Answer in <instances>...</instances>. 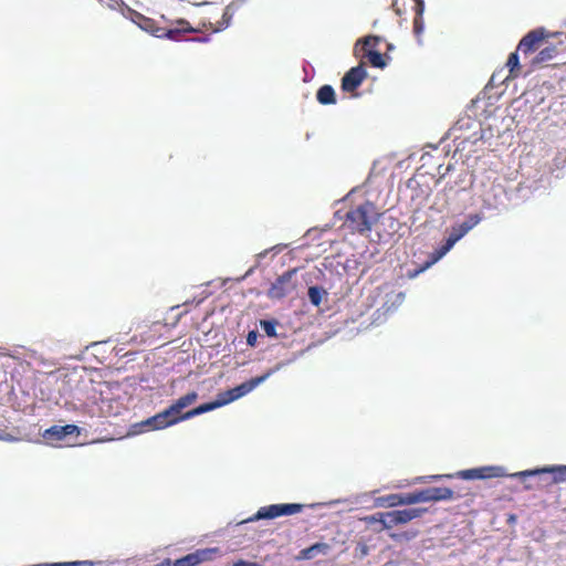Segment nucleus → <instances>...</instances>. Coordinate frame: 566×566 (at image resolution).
<instances>
[{
    "label": "nucleus",
    "mask_w": 566,
    "mask_h": 566,
    "mask_svg": "<svg viewBox=\"0 0 566 566\" xmlns=\"http://www.w3.org/2000/svg\"><path fill=\"white\" fill-rule=\"evenodd\" d=\"M378 217L376 206L370 201H365L347 211L344 227L352 233L365 234L371 230Z\"/></svg>",
    "instance_id": "f257e3e1"
},
{
    "label": "nucleus",
    "mask_w": 566,
    "mask_h": 566,
    "mask_svg": "<svg viewBox=\"0 0 566 566\" xmlns=\"http://www.w3.org/2000/svg\"><path fill=\"white\" fill-rule=\"evenodd\" d=\"M481 218L478 214H471L469 218L463 221L462 223L452 227V230L447 238L444 244L440 247L438 250H436L431 256L430 260H428L421 268L415 270L413 272H409L408 276L410 279L416 277L419 273L423 272L428 268H430L432 264H434L438 260H440L454 244L458 242L461 238H463L472 228H474L479 222Z\"/></svg>",
    "instance_id": "f03ea898"
},
{
    "label": "nucleus",
    "mask_w": 566,
    "mask_h": 566,
    "mask_svg": "<svg viewBox=\"0 0 566 566\" xmlns=\"http://www.w3.org/2000/svg\"><path fill=\"white\" fill-rule=\"evenodd\" d=\"M453 499V491L449 488H427L409 493H402V505L416 503L438 502Z\"/></svg>",
    "instance_id": "7ed1b4c3"
},
{
    "label": "nucleus",
    "mask_w": 566,
    "mask_h": 566,
    "mask_svg": "<svg viewBox=\"0 0 566 566\" xmlns=\"http://www.w3.org/2000/svg\"><path fill=\"white\" fill-rule=\"evenodd\" d=\"M304 505L297 503L271 504L262 506L248 521L273 520L279 516L293 515L302 512Z\"/></svg>",
    "instance_id": "20e7f679"
},
{
    "label": "nucleus",
    "mask_w": 566,
    "mask_h": 566,
    "mask_svg": "<svg viewBox=\"0 0 566 566\" xmlns=\"http://www.w3.org/2000/svg\"><path fill=\"white\" fill-rule=\"evenodd\" d=\"M184 413H179L175 407L171 405L164 411L150 417L146 421L142 422V426L149 427L153 430L165 429L167 427L174 426L182 420H187L182 418Z\"/></svg>",
    "instance_id": "39448f33"
},
{
    "label": "nucleus",
    "mask_w": 566,
    "mask_h": 566,
    "mask_svg": "<svg viewBox=\"0 0 566 566\" xmlns=\"http://www.w3.org/2000/svg\"><path fill=\"white\" fill-rule=\"evenodd\" d=\"M271 374H272V371L270 370L262 376L251 378L250 380H248L232 389L220 392L219 397H220L223 406L227 403H230V402L245 396L250 391H252L256 386L262 384Z\"/></svg>",
    "instance_id": "423d86ee"
},
{
    "label": "nucleus",
    "mask_w": 566,
    "mask_h": 566,
    "mask_svg": "<svg viewBox=\"0 0 566 566\" xmlns=\"http://www.w3.org/2000/svg\"><path fill=\"white\" fill-rule=\"evenodd\" d=\"M220 554L218 547L199 548L176 560L175 566H198L205 562L213 560Z\"/></svg>",
    "instance_id": "0eeeda50"
},
{
    "label": "nucleus",
    "mask_w": 566,
    "mask_h": 566,
    "mask_svg": "<svg viewBox=\"0 0 566 566\" xmlns=\"http://www.w3.org/2000/svg\"><path fill=\"white\" fill-rule=\"evenodd\" d=\"M367 77L366 69L363 64H359L355 67H352L349 71L345 73L342 78L340 87L344 92L352 93L355 92Z\"/></svg>",
    "instance_id": "6e6552de"
},
{
    "label": "nucleus",
    "mask_w": 566,
    "mask_h": 566,
    "mask_svg": "<svg viewBox=\"0 0 566 566\" xmlns=\"http://www.w3.org/2000/svg\"><path fill=\"white\" fill-rule=\"evenodd\" d=\"M545 39V32L543 29H535L530 31L526 35L522 38L517 45V51L523 54H530L535 52L539 43Z\"/></svg>",
    "instance_id": "1a4fd4ad"
},
{
    "label": "nucleus",
    "mask_w": 566,
    "mask_h": 566,
    "mask_svg": "<svg viewBox=\"0 0 566 566\" xmlns=\"http://www.w3.org/2000/svg\"><path fill=\"white\" fill-rule=\"evenodd\" d=\"M542 473H553V482L554 483H562L566 482V465H552V467H544L541 469H534V470H526L516 473V476L525 478V476H532V475H538Z\"/></svg>",
    "instance_id": "9d476101"
},
{
    "label": "nucleus",
    "mask_w": 566,
    "mask_h": 566,
    "mask_svg": "<svg viewBox=\"0 0 566 566\" xmlns=\"http://www.w3.org/2000/svg\"><path fill=\"white\" fill-rule=\"evenodd\" d=\"M294 273L295 270L287 271L281 276H279L276 281L272 284L269 291V295L273 298H282L285 295H287L292 290V287H290L289 285Z\"/></svg>",
    "instance_id": "9b49d317"
},
{
    "label": "nucleus",
    "mask_w": 566,
    "mask_h": 566,
    "mask_svg": "<svg viewBox=\"0 0 566 566\" xmlns=\"http://www.w3.org/2000/svg\"><path fill=\"white\" fill-rule=\"evenodd\" d=\"M76 431L77 427L75 424L53 426L44 431L43 437L50 441H61Z\"/></svg>",
    "instance_id": "f8f14e48"
},
{
    "label": "nucleus",
    "mask_w": 566,
    "mask_h": 566,
    "mask_svg": "<svg viewBox=\"0 0 566 566\" xmlns=\"http://www.w3.org/2000/svg\"><path fill=\"white\" fill-rule=\"evenodd\" d=\"M175 27L171 29H168L166 34V38L172 41H180L181 35L185 33H197L199 32V29L193 28L190 25V23L184 19H179L175 22Z\"/></svg>",
    "instance_id": "ddd939ff"
},
{
    "label": "nucleus",
    "mask_w": 566,
    "mask_h": 566,
    "mask_svg": "<svg viewBox=\"0 0 566 566\" xmlns=\"http://www.w3.org/2000/svg\"><path fill=\"white\" fill-rule=\"evenodd\" d=\"M331 549V546L327 543H315L311 545L310 547L303 548L300 551L298 555L296 556L297 560L303 559H312L317 555H326L328 554Z\"/></svg>",
    "instance_id": "4468645a"
},
{
    "label": "nucleus",
    "mask_w": 566,
    "mask_h": 566,
    "mask_svg": "<svg viewBox=\"0 0 566 566\" xmlns=\"http://www.w3.org/2000/svg\"><path fill=\"white\" fill-rule=\"evenodd\" d=\"M428 510L424 507H412L405 510H395V516L398 525L407 524L410 521L422 516Z\"/></svg>",
    "instance_id": "2eb2a0df"
},
{
    "label": "nucleus",
    "mask_w": 566,
    "mask_h": 566,
    "mask_svg": "<svg viewBox=\"0 0 566 566\" xmlns=\"http://www.w3.org/2000/svg\"><path fill=\"white\" fill-rule=\"evenodd\" d=\"M234 11H235V8H234L233 3L227 6L223 10L221 20L216 21V23H212V22L209 23L212 32H219V31H222L226 28H228L231 23Z\"/></svg>",
    "instance_id": "dca6fc26"
},
{
    "label": "nucleus",
    "mask_w": 566,
    "mask_h": 566,
    "mask_svg": "<svg viewBox=\"0 0 566 566\" xmlns=\"http://www.w3.org/2000/svg\"><path fill=\"white\" fill-rule=\"evenodd\" d=\"M415 18H413V33L419 38L423 32V11L424 3L422 0H416L413 4Z\"/></svg>",
    "instance_id": "f3484780"
},
{
    "label": "nucleus",
    "mask_w": 566,
    "mask_h": 566,
    "mask_svg": "<svg viewBox=\"0 0 566 566\" xmlns=\"http://www.w3.org/2000/svg\"><path fill=\"white\" fill-rule=\"evenodd\" d=\"M223 403L220 399V397L218 396V398L214 400V401H211V402H207V403H202L187 412H185L182 415V418H186V419H190V418H193L196 416H199V415H202L205 412H208V411H211V410H214L219 407H222Z\"/></svg>",
    "instance_id": "a211bd4d"
},
{
    "label": "nucleus",
    "mask_w": 566,
    "mask_h": 566,
    "mask_svg": "<svg viewBox=\"0 0 566 566\" xmlns=\"http://www.w3.org/2000/svg\"><path fill=\"white\" fill-rule=\"evenodd\" d=\"M316 99L322 105H332L336 103L335 90L331 85H323L316 93Z\"/></svg>",
    "instance_id": "6ab92c4d"
},
{
    "label": "nucleus",
    "mask_w": 566,
    "mask_h": 566,
    "mask_svg": "<svg viewBox=\"0 0 566 566\" xmlns=\"http://www.w3.org/2000/svg\"><path fill=\"white\" fill-rule=\"evenodd\" d=\"M378 521H380V527L374 528V531L377 533L382 532L384 530H390L398 525L395 511L378 512Z\"/></svg>",
    "instance_id": "aec40b11"
},
{
    "label": "nucleus",
    "mask_w": 566,
    "mask_h": 566,
    "mask_svg": "<svg viewBox=\"0 0 566 566\" xmlns=\"http://www.w3.org/2000/svg\"><path fill=\"white\" fill-rule=\"evenodd\" d=\"M376 505L380 507H396L402 505V493L388 494L376 499Z\"/></svg>",
    "instance_id": "412c9836"
},
{
    "label": "nucleus",
    "mask_w": 566,
    "mask_h": 566,
    "mask_svg": "<svg viewBox=\"0 0 566 566\" xmlns=\"http://www.w3.org/2000/svg\"><path fill=\"white\" fill-rule=\"evenodd\" d=\"M557 55V48L555 45H549L542 49L537 55L533 59L532 64H542L553 60Z\"/></svg>",
    "instance_id": "4be33fe9"
},
{
    "label": "nucleus",
    "mask_w": 566,
    "mask_h": 566,
    "mask_svg": "<svg viewBox=\"0 0 566 566\" xmlns=\"http://www.w3.org/2000/svg\"><path fill=\"white\" fill-rule=\"evenodd\" d=\"M506 66L509 67V72H510L507 78H515V77L518 76L520 71H521V65H520V59H518V51L517 50L515 52H512L509 55V59H507V62H506Z\"/></svg>",
    "instance_id": "5701e85b"
},
{
    "label": "nucleus",
    "mask_w": 566,
    "mask_h": 566,
    "mask_svg": "<svg viewBox=\"0 0 566 566\" xmlns=\"http://www.w3.org/2000/svg\"><path fill=\"white\" fill-rule=\"evenodd\" d=\"M198 399V394L196 391L187 392L185 396L177 399L172 406L175 409L181 413L182 409L187 408L188 406L192 405Z\"/></svg>",
    "instance_id": "b1692460"
},
{
    "label": "nucleus",
    "mask_w": 566,
    "mask_h": 566,
    "mask_svg": "<svg viewBox=\"0 0 566 566\" xmlns=\"http://www.w3.org/2000/svg\"><path fill=\"white\" fill-rule=\"evenodd\" d=\"M308 298L314 306H319L323 298L327 296L326 290L321 286H311L308 289Z\"/></svg>",
    "instance_id": "393cba45"
},
{
    "label": "nucleus",
    "mask_w": 566,
    "mask_h": 566,
    "mask_svg": "<svg viewBox=\"0 0 566 566\" xmlns=\"http://www.w3.org/2000/svg\"><path fill=\"white\" fill-rule=\"evenodd\" d=\"M364 56L367 57L369 63L375 67L382 69L386 65L382 54L376 50H368Z\"/></svg>",
    "instance_id": "a878e982"
},
{
    "label": "nucleus",
    "mask_w": 566,
    "mask_h": 566,
    "mask_svg": "<svg viewBox=\"0 0 566 566\" xmlns=\"http://www.w3.org/2000/svg\"><path fill=\"white\" fill-rule=\"evenodd\" d=\"M379 38L374 35H368L363 40V48L364 54L367 53L368 50H375V48L378 45Z\"/></svg>",
    "instance_id": "bb28decb"
},
{
    "label": "nucleus",
    "mask_w": 566,
    "mask_h": 566,
    "mask_svg": "<svg viewBox=\"0 0 566 566\" xmlns=\"http://www.w3.org/2000/svg\"><path fill=\"white\" fill-rule=\"evenodd\" d=\"M261 327L268 336H270V337L276 336V322L275 321H261Z\"/></svg>",
    "instance_id": "cd10ccee"
},
{
    "label": "nucleus",
    "mask_w": 566,
    "mask_h": 566,
    "mask_svg": "<svg viewBox=\"0 0 566 566\" xmlns=\"http://www.w3.org/2000/svg\"><path fill=\"white\" fill-rule=\"evenodd\" d=\"M481 470L479 468L476 469H470L464 470L460 472V475L464 479H482Z\"/></svg>",
    "instance_id": "c85d7f7f"
},
{
    "label": "nucleus",
    "mask_w": 566,
    "mask_h": 566,
    "mask_svg": "<svg viewBox=\"0 0 566 566\" xmlns=\"http://www.w3.org/2000/svg\"><path fill=\"white\" fill-rule=\"evenodd\" d=\"M481 470V473L483 476L482 479H488V478H493V476H497L499 474L496 473V471L499 470V468H495V467H483V468H479Z\"/></svg>",
    "instance_id": "c756f323"
},
{
    "label": "nucleus",
    "mask_w": 566,
    "mask_h": 566,
    "mask_svg": "<svg viewBox=\"0 0 566 566\" xmlns=\"http://www.w3.org/2000/svg\"><path fill=\"white\" fill-rule=\"evenodd\" d=\"M363 520L368 525H375V527H380V521H378V512L373 515L365 516Z\"/></svg>",
    "instance_id": "7c9ffc66"
},
{
    "label": "nucleus",
    "mask_w": 566,
    "mask_h": 566,
    "mask_svg": "<svg viewBox=\"0 0 566 566\" xmlns=\"http://www.w3.org/2000/svg\"><path fill=\"white\" fill-rule=\"evenodd\" d=\"M256 340H258V333L255 331H251L248 333V336H247V343L248 345L250 346H255L256 344Z\"/></svg>",
    "instance_id": "2f4dec72"
},
{
    "label": "nucleus",
    "mask_w": 566,
    "mask_h": 566,
    "mask_svg": "<svg viewBox=\"0 0 566 566\" xmlns=\"http://www.w3.org/2000/svg\"><path fill=\"white\" fill-rule=\"evenodd\" d=\"M168 29L156 27L155 29L150 30V33L155 35L156 38H166V32Z\"/></svg>",
    "instance_id": "473e14b6"
},
{
    "label": "nucleus",
    "mask_w": 566,
    "mask_h": 566,
    "mask_svg": "<svg viewBox=\"0 0 566 566\" xmlns=\"http://www.w3.org/2000/svg\"><path fill=\"white\" fill-rule=\"evenodd\" d=\"M357 549H359L361 556L368 554V546L366 544H358Z\"/></svg>",
    "instance_id": "72a5a7b5"
},
{
    "label": "nucleus",
    "mask_w": 566,
    "mask_h": 566,
    "mask_svg": "<svg viewBox=\"0 0 566 566\" xmlns=\"http://www.w3.org/2000/svg\"><path fill=\"white\" fill-rule=\"evenodd\" d=\"M155 566H175V563L170 558H165L163 562Z\"/></svg>",
    "instance_id": "f704fd0d"
},
{
    "label": "nucleus",
    "mask_w": 566,
    "mask_h": 566,
    "mask_svg": "<svg viewBox=\"0 0 566 566\" xmlns=\"http://www.w3.org/2000/svg\"><path fill=\"white\" fill-rule=\"evenodd\" d=\"M153 24H154V21H153V20H150V19H147V20L145 21V25L143 27V29H145L146 31H149V32H150V30H151V29H155V28L153 27Z\"/></svg>",
    "instance_id": "c9c22d12"
},
{
    "label": "nucleus",
    "mask_w": 566,
    "mask_h": 566,
    "mask_svg": "<svg viewBox=\"0 0 566 566\" xmlns=\"http://www.w3.org/2000/svg\"><path fill=\"white\" fill-rule=\"evenodd\" d=\"M399 536H400L399 534H395V533L390 534V537H391L392 539H398V538H399Z\"/></svg>",
    "instance_id": "e433bc0d"
},
{
    "label": "nucleus",
    "mask_w": 566,
    "mask_h": 566,
    "mask_svg": "<svg viewBox=\"0 0 566 566\" xmlns=\"http://www.w3.org/2000/svg\"><path fill=\"white\" fill-rule=\"evenodd\" d=\"M0 439H2V440H7V439H8L7 437H4V434H3V431H2V430H0Z\"/></svg>",
    "instance_id": "4c0bfd02"
}]
</instances>
